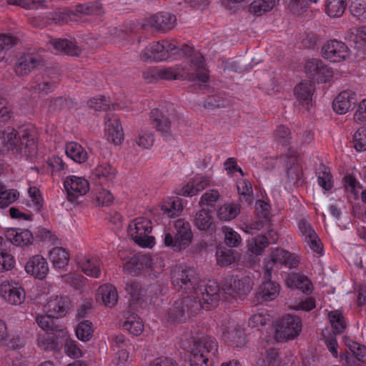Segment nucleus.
Here are the masks:
<instances>
[{
	"label": "nucleus",
	"mask_w": 366,
	"mask_h": 366,
	"mask_svg": "<svg viewBox=\"0 0 366 366\" xmlns=\"http://www.w3.org/2000/svg\"><path fill=\"white\" fill-rule=\"evenodd\" d=\"M202 295V299H194L193 296H186L174 301L167 309L166 315L171 323L184 322L202 309L209 310L219 300V288L217 282L202 285L195 291Z\"/></svg>",
	"instance_id": "obj_1"
},
{
	"label": "nucleus",
	"mask_w": 366,
	"mask_h": 366,
	"mask_svg": "<svg viewBox=\"0 0 366 366\" xmlns=\"http://www.w3.org/2000/svg\"><path fill=\"white\" fill-rule=\"evenodd\" d=\"M187 56H191L190 66L194 71H189L181 65L168 68H150L144 72V79L149 82L159 78L164 80L187 79L191 81L207 82L209 80V74L202 54L193 49V53Z\"/></svg>",
	"instance_id": "obj_2"
},
{
	"label": "nucleus",
	"mask_w": 366,
	"mask_h": 366,
	"mask_svg": "<svg viewBox=\"0 0 366 366\" xmlns=\"http://www.w3.org/2000/svg\"><path fill=\"white\" fill-rule=\"evenodd\" d=\"M174 230L165 229L162 234L164 245L174 252H180L192 243L193 233L190 224L184 219H178L173 223Z\"/></svg>",
	"instance_id": "obj_3"
},
{
	"label": "nucleus",
	"mask_w": 366,
	"mask_h": 366,
	"mask_svg": "<svg viewBox=\"0 0 366 366\" xmlns=\"http://www.w3.org/2000/svg\"><path fill=\"white\" fill-rule=\"evenodd\" d=\"M171 275L174 287L184 291L187 294V296L192 295L194 299H202V295L196 294L195 291L203 284L207 285L210 282H215L213 280L208 282L199 280L193 269L184 266H177L174 268Z\"/></svg>",
	"instance_id": "obj_4"
},
{
	"label": "nucleus",
	"mask_w": 366,
	"mask_h": 366,
	"mask_svg": "<svg viewBox=\"0 0 366 366\" xmlns=\"http://www.w3.org/2000/svg\"><path fill=\"white\" fill-rule=\"evenodd\" d=\"M193 48L184 45L181 48L168 41H157L149 44L142 51L141 59L144 61H164L172 54L179 56L191 55Z\"/></svg>",
	"instance_id": "obj_5"
},
{
	"label": "nucleus",
	"mask_w": 366,
	"mask_h": 366,
	"mask_svg": "<svg viewBox=\"0 0 366 366\" xmlns=\"http://www.w3.org/2000/svg\"><path fill=\"white\" fill-rule=\"evenodd\" d=\"M217 351V342L214 337L203 335L198 339H194L189 355L191 365H207L209 358L211 356H216Z\"/></svg>",
	"instance_id": "obj_6"
},
{
	"label": "nucleus",
	"mask_w": 366,
	"mask_h": 366,
	"mask_svg": "<svg viewBox=\"0 0 366 366\" xmlns=\"http://www.w3.org/2000/svg\"><path fill=\"white\" fill-rule=\"evenodd\" d=\"M152 226L149 219L145 217L134 219L128 226V233L132 239L142 247H152L154 244V237L149 234Z\"/></svg>",
	"instance_id": "obj_7"
},
{
	"label": "nucleus",
	"mask_w": 366,
	"mask_h": 366,
	"mask_svg": "<svg viewBox=\"0 0 366 366\" xmlns=\"http://www.w3.org/2000/svg\"><path fill=\"white\" fill-rule=\"evenodd\" d=\"M302 330L301 320L295 316H286L277 324L275 338L278 341L292 340L297 337Z\"/></svg>",
	"instance_id": "obj_8"
},
{
	"label": "nucleus",
	"mask_w": 366,
	"mask_h": 366,
	"mask_svg": "<svg viewBox=\"0 0 366 366\" xmlns=\"http://www.w3.org/2000/svg\"><path fill=\"white\" fill-rule=\"evenodd\" d=\"M64 187L67 194V199L76 202L79 197L85 195L89 191V182L84 177L69 175L64 180Z\"/></svg>",
	"instance_id": "obj_9"
},
{
	"label": "nucleus",
	"mask_w": 366,
	"mask_h": 366,
	"mask_svg": "<svg viewBox=\"0 0 366 366\" xmlns=\"http://www.w3.org/2000/svg\"><path fill=\"white\" fill-rule=\"evenodd\" d=\"M0 296L6 302L19 305L25 299V292L19 282L6 280L0 284Z\"/></svg>",
	"instance_id": "obj_10"
},
{
	"label": "nucleus",
	"mask_w": 366,
	"mask_h": 366,
	"mask_svg": "<svg viewBox=\"0 0 366 366\" xmlns=\"http://www.w3.org/2000/svg\"><path fill=\"white\" fill-rule=\"evenodd\" d=\"M252 286V280L248 276L240 279L230 278L225 280L222 285V290L224 293L232 297H242L251 291Z\"/></svg>",
	"instance_id": "obj_11"
},
{
	"label": "nucleus",
	"mask_w": 366,
	"mask_h": 366,
	"mask_svg": "<svg viewBox=\"0 0 366 366\" xmlns=\"http://www.w3.org/2000/svg\"><path fill=\"white\" fill-rule=\"evenodd\" d=\"M305 69L307 75L317 82H327L333 74L332 69L319 59L308 60Z\"/></svg>",
	"instance_id": "obj_12"
},
{
	"label": "nucleus",
	"mask_w": 366,
	"mask_h": 366,
	"mask_svg": "<svg viewBox=\"0 0 366 366\" xmlns=\"http://www.w3.org/2000/svg\"><path fill=\"white\" fill-rule=\"evenodd\" d=\"M322 51L323 57L332 62L344 61L348 55V48L345 44L335 39L327 41Z\"/></svg>",
	"instance_id": "obj_13"
},
{
	"label": "nucleus",
	"mask_w": 366,
	"mask_h": 366,
	"mask_svg": "<svg viewBox=\"0 0 366 366\" xmlns=\"http://www.w3.org/2000/svg\"><path fill=\"white\" fill-rule=\"evenodd\" d=\"M298 229L302 240L315 252L321 254L322 244L310 223L305 219L298 223Z\"/></svg>",
	"instance_id": "obj_14"
},
{
	"label": "nucleus",
	"mask_w": 366,
	"mask_h": 366,
	"mask_svg": "<svg viewBox=\"0 0 366 366\" xmlns=\"http://www.w3.org/2000/svg\"><path fill=\"white\" fill-rule=\"evenodd\" d=\"M104 130L107 139L114 144H119L123 140L122 127L117 115L110 113L106 114Z\"/></svg>",
	"instance_id": "obj_15"
},
{
	"label": "nucleus",
	"mask_w": 366,
	"mask_h": 366,
	"mask_svg": "<svg viewBox=\"0 0 366 366\" xmlns=\"http://www.w3.org/2000/svg\"><path fill=\"white\" fill-rule=\"evenodd\" d=\"M79 267L87 276L99 278L101 275L102 262L98 257L92 255H79L76 258Z\"/></svg>",
	"instance_id": "obj_16"
},
{
	"label": "nucleus",
	"mask_w": 366,
	"mask_h": 366,
	"mask_svg": "<svg viewBox=\"0 0 366 366\" xmlns=\"http://www.w3.org/2000/svg\"><path fill=\"white\" fill-rule=\"evenodd\" d=\"M58 77L49 72L37 74L31 82V88L39 94H46L55 89Z\"/></svg>",
	"instance_id": "obj_17"
},
{
	"label": "nucleus",
	"mask_w": 366,
	"mask_h": 366,
	"mask_svg": "<svg viewBox=\"0 0 366 366\" xmlns=\"http://www.w3.org/2000/svg\"><path fill=\"white\" fill-rule=\"evenodd\" d=\"M357 102L355 92L346 90L340 92L332 102L333 110L339 114H346Z\"/></svg>",
	"instance_id": "obj_18"
},
{
	"label": "nucleus",
	"mask_w": 366,
	"mask_h": 366,
	"mask_svg": "<svg viewBox=\"0 0 366 366\" xmlns=\"http://www.w3.org/2000/svg\"><path fill=\"white\" fill-rule=\"evenodd\" d=\"M223 335L232 346L240 347L245 344L244 330L234 322H229L223 328Z\"/></svg>",
	"instance_id": "obj_19"
},
{
	"label": "nucleus",
	"mask_w": 366,
	"mask_h": 366,
	"mask_svg": "<svg viewBox=\"0 0 366 366\" xmlns=\"http://www.w3.org/2000/svg\"><path fill=\"white\" fill-rule=\"evenodd\" d=\"M176 21L174 15L167 12H159L147 19V24L157 30L166 31L174 27Z\"/></svg>",
	"instance_id": "obj_20"
},
{
	"label": "nucleus",
	"mask_w": 366,
	"mask_h": 366,
	"mask_svg": "<svg viewBox=\"0 0 366 366\" xmlns=\"http://www.w3.org/2000/svg\"><path fill=\"white\" fill-rule=\"evenodd\" d=\"M25 269L27 273L36 278L43 280L49 272V266L44 257L34 255L26 264Z\"/></svg>",
	"instance_id": "obj_21"
},
{
	"label": "nucleus",
	"mask_w": 366,
	"mask_h": 366,
	"mask_svg": "<svg viewBox=\"0 0 366 366\" xmlns=\"http://www.w3.org/2000/svg\"><path fill=\"white\" fill-rule=\"evenodd\" d=\"M41 62L39 56L34 54L21 55L15 64V72L18 76H25L36 68Z\"/></svg>",
	"instance_id": "obj_22"
},
{
	"label": "nucleus",
	"mask_w": 366,
	"mask_h": 366,
	"mask_svg": "<svg viewBox=\"0 0 366 366\" xmlns=\"http://www.w3.org/2000/svg\"><path fill=\"white\" fill-rule=\"evenodd\" d=\"M116 169L109 162H99L92 170L93 179L101 184H107L112 182L116 177Z\"/></svg>",
	"instance_id": "obj_23"
},
{
	"label": "nucleus",
	"mask_w": 366,
	"mask_h": 366,
	"mask_svg": "<svg viewBox=\"0 0 366 366\" xmlns=\"http://www.w3.org/2000/svg\"><path fill=\"white\" fill-rule=\"evenodd\" d=\"M280 292V287L277 282L272 281L271 278L264 279L258 288L257 298L262 301H272L276 299Z\"/></svg>",
	"instance_id": "obj_24"
},
{
	"label": "nucleus",
	"mask_w": 366,
	"mask_h": 366,
	"mask_svg": "<svg viewBox=\"0 0 366 366\" xmlns=\"http://www.w3.org/2000/svg\"><path fill=\"white\" fill-rule=\"evenodd\" d=\"M66 310L67 304L65 299L59 296L51 297L44 306V311L55 318L64 316Z\"/></svg>",
	"instance_id": "obj_25"
},
{
	"label": "nucleus",
	"mask_w": 366,
	"mask_h": 366,
	"mask_svg": "<svg viewBox=\"0 0 366 366\" xmlns=\"http://www.w3.org/2000/svg\"><path fill=\"white\" fill-rule=\"evenodd\" d=\"M150 122L157 132L162 134H169L171 132V122L159 109H153L150 113Z\"/></svg>",
	"instance_id": "obj_26"
},
{
	"label": "nucleus",
	"mask_w": 366,
	"mask_h": 366,
	"mask_svg": "<svg viewBox=\"0 0 366 366\" xmlns=\"http://www.w3.org/2000/svg\"><path fill=\"white\" fill-rule=\"evenodd\" d=\"M97 300L101 299L104 305L108 307H114L118 300L117 289L112 285H103L98 288Z\"/></svg>",
	"instance_id": "obj_27"
},
{
	"label": "nucleus",
	"mask_w": 366,
	"mask_h": 366,
	"mask_svg": "<svg viewBox=\"0 0 366 366\" xmlns=\"http://www.w3.org/2000/svg\"><path fill=\"white\" fill-rule=\"evenodd\" d=\"M286 285L292 289H300L305 294H310L313 290L309 278L303 274H292L285 280Z\"/></svg>",
	"instance_id": "obj_28"
},
{
	"label": "nucleus",
	"mask_w": 366,
	"mask_h": 366,
	"mask_svg": "<svg viewBox=\"0 0 366 366\" xmlns=\"http://www.w3.org/2000/svg\"><path fill=\"white\" fill-rule=\"evenodd\" d=\"M65 152L69 158L78 164L84 163L88 159V153L79 143L71 142L66 144Z\"/></svg>",
	"instance_id": "obj_29"
},
{
	"label": "nucleus",
	"mask_w": 366,
	"mask_h": 366,
	"mask_svg": "<svg viewBox=\"0 0 366 366\" xmlns=\"http://www.w3.org/2000/svg\"><path fill=\"white\" fill-rule=\"evenodd\" d=\"M125 321L124 322L122 327L125 330H127L130 334L138 336L144 330V325L142 321L138 317V315L126 312L124 314Z\"/></svg>",
	"instance_id": "obj_30"
},
{
	"label": "nucleus",
	"mask_w": 366,
	"mask_h": 366,
	"mask_svg": "<svg viewBox=\"0 0 366 366\" xmlns=\"http://www.w3.org/2000/svg\"><path fill=\"white\" fill-rule=\"evenodd\" d=\"M49 257L55 268L61 269L68 264L70 255L65 249L54 247L50 251Z\"/></svg>",
	"instance_id": "obj_31"
},
{
	"label": "nucleus",
	"mask_w": 366,
	"mask_h": 366,
	"mask_svg": "<svg viewBox=\"0 0 366 366\" xmlns=\"http://www.w3.org/2000/svg\"><path fill=\"white\" fill-rule=\"evenodd\" d=\"M148 262L145 264V273L152 279L157 278L164 267L163 260L157 256L147 255Z\"/></svg>",
	"instance_id": "obj_32"
},
{
	"label": "nucleus",
	"mask_w": 366,
	"mask_h": 366,
	"mask_svg": "<svg viewBox=\"0 0 366 366\" xmlns=\"http://www.w3.org/2000/svg\"><path fill=\"white\" fill-rule=\"evenodd\" d=\"M194 226L201 231L209 230L213 224V218L208 209H201L194 216Z\"/></svg>",
	"instance_id": "obj_33"
},
{
	"label": "nucleus",
	"mask_w": 366,
	"mask_h": 366,
	"mask_svg": "<svg viewBox=\"0 0 366 366\" xmlns=\"http://www.w3.org/2000/svg\"><path fill=\"white\" fill-rule=\"evenodd\" d=\"M148 262L147 255H134L124 264V269L129 273L138 274L145 272V264Z\"/></svg>",
	"instance_id": "obj_34"
},
{
	"label": "nucleus",
	"mask_w": 366,
	"mask_h": 366,
	"mask_svg": "<svg viewBox=\"0 0 366 366\" xmlns=\"http://www.w3.org/2000/svg\"><path fill=\"white\" fill-rule=\"evenodd\" d=\"M162 210L169 217L179 214L183 210L182 199L179 197H169L162 205Z\"/></svg>",
	"instance_id": "obj_35"
},
{
	"label": "nucleus",
	"mask_w": 366,
	"mask_h": 366,
	"mask_svg": "<svg viewBox=\"0 0 366 366\" xmlns=\"http://www.w3.org/2000/svg\"><path fill=\"white\" fill-rule=\"evenodd\" d=\"M345 0H325V11L331 18L341 16L346 9Z\"/></svg>",
	"instance_id": "obj_36"
},
{
	"label": "nucleus",
	"mask_w": 366,
	"mask_h": 366,
	"mask_svg": "<svg viewBox=\"0 0 366 366\" xmlns=\"http://www.w3.org/2000/svg\"><path fill=\"white\" fill-rule=\"evenodd\" d=\"M314 89L312 84L302 82L295 87L294 93L299 102L308 104L312 100Z\"/></svg>",
	"instance_id": "obj_37"
},
{
	"label": "nucleus",
	"mask_w": 366,
	"mask_h": 366,
	"mask_svg": "<svg viewBox=\"0 0 366 366\" xmlns=\"http://www.w3.org/2000/svg\"><path fill=\"white\" fill-rule=\"evenodd\" d=\"M328 319L335 335L341 334L346 328L345 317L340 310H335L328 312Z\"/></svg>",
	"instance_id": "obj_38"
},
{
	"label": "nucleus",
	"mask_w": 366,
	"mask_h": 366,
	"mask_svg": "<svg viewBox=\"0 0 366 366\" xmlns=\"http://www.w3.org/2000/svg\"><path fill=\"white\" fill-rule=\"evenodd\" d=\"M53 46L56 50L71 56H77L81 51L78 46L67 39H56L53 41Z\"/></svg>",
	"instance_id": "obj_39"
},
{
	"label": "nucleus",
	"mask_w": 366,
	"mask_h": 366,
	"mask_svg": "<svg viewBox=\"0 0 366 366\" xmlns=\"http://www.w3.org/2000/svg\"><path fill=\"white\" fill-rule=\"evenodd\" d=\"M43 19L45 24H61L67 23L70 18L69 14L64 10H57L53 12H46L44 14Z\"/></svg>",
	"instance_id": "obj_40"
},
{
	"label": "nucleus",
	"mask_w": 366,
	"mask_h": 366,
	"mask_svg": "<svg viewBox=\"0 0 366 366\" xmlns=\"http://www.w3.org/2000/svg\"><path fill=\"white\" fill-rule=\"evenodd\" d=\"M0 184V208H6L19 198V192L16 189H4Z\"/></svg>",
	"instance_id": "obj_41"
},
{
	"label": "nucleus",
	"mask_w": 366,
	"mask_h": 366,
	"mask_svg": "<svg viewBox=\"0 0 366 366\" xmlns=\"http://www.w3.org/2000/svg\"><path fill=\"white\" fill-rule=\"evenodd\" d=\"M317 182L325 191H329L332 188V176L329 167L325 165L320 167L317 172Z\"/></svg>",
	"instance_id": "obj_42"
},
{
	"label": "nucleus",
	"mask_w": 366,
	"mask_h": 366,
	"mask_svg": "<svg viewBox=\"0 0 366 366\" xmlns=\"http://www.w3.org/2000/svg\"><path fill=\"white\" fill-rule=\"evenodd\" d=\"M13 243L16 246H26L32 242L33 235L28 229H17L11 231Z\"/></svg>",
	"instance_id": "obj_43"
},
{
	"label": "nucleus",
	"mask_w": 366,
	"mask_h": 366,
	"mask_svg": "<svg viewBox=\"0 0 366 366\" xmlns=\"http://www.w3.org/2000/svg\"><path fill=\"white\" fill-rule=\"evenodd\" d=\"M239 211L236 204H224L218 209L217 217L220 220L229 221L237 216Z\"/></svg>",
	"instance_id": "obj_44"
},
{
	"label": "nucleus",
	"mask_w": 366,
	"mask_h": 366,
	"mask_svg": "<svg viewBox=\"0 0 366 366\" xmlns=\"http://www.w3.org/2000/svg\"><path fill=\"white\" fill-rule=\"evenodd\" d=\"M274 6V0H255L249 6V11L255 15L261 16L263 13L270 11Z\"/></svg>",
	"instance_id": "obj_45"
},
{
	"label": "nucleus",
	"mask_w": 366,
	"mask_h": 366,
	"mask_svg": "<svg viewBox=\"0 0 366 366\" xmlns=\"http://www.w3.org/2000/svg\"><path fill=\"white\" fill-rule=\"evenodd\" d=\"M76 335L83 342L89 341L93 335L92 324L88 320L79 322L76 329Z\"/></svg>",
	"instance_id": "obj_46"
},
{
	"label": "nucleus",
	"mask_w": 366,
	"mask_h": 366,
	"mask_svg": "<svg viewBox=\"0 0 366 366\" xmlns=\"http://www.w3.org/2000/svg\"><path fill=\"white\" fill-rule=\"evenodd\" d=\"M351 14L362 22L366 21V2L360 0L353 1L350 6Z\"/></svg>",
	"instance_id": "obj_47"
},
{
	"label": "nucleus",
	"mask_w": 366,
	"mask_h": 366,
	"mask_svg": "<svg viewBox=\"0 0 366 366\" xmlns=\"http://www.w3.org/2000/svg\"><path fill=\"white\" fill-rule=\"evenodd\" d=\"M220 194L217 189H209L205 192L200 197L199 204L201 207H214L216 202L219 199Z\"/></svg>",
	"instance_id": "obj_48"
},
{
	"label": "nucleus",
	"mask_w": 366,
	"mask_h": 366,
	"mask_svg": "<svg viewBox=\"0 0 366 366\" xmlns=\"http://www.w3.org/2000/svg\"><path fill=\"white\" fill-rule=\"evenodd\" d=\"M268 244L269 242L265 235H259L252 239L248 246L252 253L260 254Z\"/></svg>",
	"instance_id": "obj_49"
},
{
	"label": "nucleus",
	"mask_w": 366,
	"mask_h": 366,
	"mask_svg": "<svg viewBox=\"0 0 366 366\" xmlns=\"http://www.w3.org/2000/svg\"><path fill=\"white\" fill-rule=\"evenodd\" d=\"M28 194L34 209L36 212H40L44 207V199L39 189L36 187H30Z\"/></svg>",
	"instance_id": "obj_50"
},
{
	"label": "nucleus",
	"mask_w": 366,
	"mask_h": 366,
	"mask_svg": "<svg viewBox=\"0 0 366 366\" xmlns=\"http://www.w3.org/2000/svg\"><path fill=\"white\" fill-rule=\"evenodd\" d=\"M237 187L238 193L245 198V201L251 202L253 194L251 183L247 179H242L237 181Z\"/></svg>",
	"instance_id": "obj_51"
},
{
	"label": "nucleus",
	"mask_w": 366,
	"mask_h": 366,
	"mask_svg": "<svg viewBox=\"0 0 366 366\" xmlns=\"http://www.w3.org/2000/svg\"><path fill=\"white\" fill-rule=\"evenodd\" d=\"M277 352L274 348H269L264 355L256 362L255 366H275Z\"/></svg>",
	"instance_id": "obj_52"
},
{
	"label": "nucleus",
	"mask_w": 366,
	"mask_h": 366,
	"mask_svg": "<svg viewBox=\"0 0 366 366\" xmlns=\"http://www.w3.org/2000/svg\"><path fill=\"white\" fill-rule=\"evenodd\" d=\"M354 147L357 152L366 150V128H359L354 134Z\"/></svg>",
	"instance_id": "obj_53"
},
{
	"label": "nucleus",
	"mask_w": 366,
	"mask_h": 366,
	"mask_svg": "<svg viewBox=\"0 0 366 366\" xmlns=\"http://www.w3.org/2000/svg\"><path fill=\"white\" fill-rule=\"evenodd\" d=\"M154 142V134L149 131H140L136 138L137 144L144 149L150 148L153 145Z\"/></svg>",
	"instance_id": "obj_54"
},
{
	"label": "nucleus",
	"mask_w": 366,
	"mask_h": 366,
	"mask_svg": "<svg viewBox=\"0 0 366 366\" xmlns=\"http://www.w3.org/2000/svg\"><path fill=\"white\" fill-rule=\"evenodd\" d=\"M270 321V316L265 310H262L253 315L249 320V325L253 328H258L259 326H264Z\"/></svg>",
	"instance_id": "obj_55"
},
{
	"label": "nucleus",
	"mask_w": 366,
	"mask_h": 366,
	"mask_svg": "<svg viewBox=\"0 0 366 366\" xmlns=\"http://www.w3.org/2000/svg\"><path fill=\"white\" fill-rule=\"evenodd\" d=\"M15 263L13 255L5 250L0 252V273L11 270Z\"/></svg>",
	"instance_id": "obj_56"
},
{
	"label": "nucleus",
	"mask_w": 366,
	"mask_h": 366,
	"mask_svg": "<svg viewBox=\"0 0 366 366\" xmlns=\"http://www.w3.org/2000/svg\"><path fill=\"white\" fill-rule=\"evenodd\" d=\"M346 344L357 360L362 362L366 361V347L365 345L352 340H349Z\"/></svg>",
	"instance_id": "obj_57"
},
{
	"label": "nucleus",
	"mask_w": 366,
	"mask_h": 366,
	"mask_svg": "<svg viewBox=\"0 0 366 366\" xmlns=\"http://www.w3.org/2000/svg\"><path fill=\"white\" fill-rule=\"evenodd\" d=\"M223 229L226 244L231 247H237L241 242L240 235L232 228L224 227Z\"/></svg>",
	"instance_id": "obj_58"
},
{
	"label": "nucleus",
	"mask_w": 366,
	"mask_h": 366,
	"mask_svg": "<svg viewBox=\"0 0 366 366\" xmlns=\"http://www.w3.org/2000/svg\"><path fill=\"white\" fill-rule=\"evenodd\" d=\"M88 107L95 111H105L110 108L109 101L104 96L90 99L87 102Z\"/></svg>",
	"instance_id": "obj_59"
},
{
	"label": "nucleus",
	"mask_w": 366,
	"mask_h": 366,
	"mask_svg": "<svg viewBox=\"0 0 366 366\" xmlns=\"http://www.w3.org/2000/svg\"><path fill=\"white\" fill-rule=\"evenodd\" d=\"M229 105L228 100L219 95L209 97L204 102V107L209 109L226 107Z\"/></svg>",
	"instance_id": "obj_60"
},
{
	"label": "nucleus",
	"mask_w": 366,
	"mask_h": 366,
	"mask_svg": "<svg viewBox=\"0 0 366 366\" xmlns=\"http://www.w3.org/2000/svg\"><path fill=\"white\" fill-rule=\"evenodd\" d=\"M48 165L51 168L52 175H59L66 168L62 159L58 156H53L48 159Z\"/></svg>",
	"instance_id": "obj_61"
},
{
	"label": "nucleus",
	"mask_w": 366,
	"mask_h": 366,
	"mask_svg": "<svg viewBox=\"0 0 366 366\" xmlns=\"http://www.w3.org/2000/svg\"><path fill=\"white\" fill-rule=\"evenodd\" d=\"M275 140L282 145H287L290 141V132L287 127L280 125L277 127L274 133Z\"/></svg>",
	"instance_id": "obj_62"
},
{
	"label": "nucleus",
	"mask_w": 366,
	"mask_h": 366,
	"mask_svg": "<svg viewBox=\"0 0 366 366\" xmlns=\"http://www.w3.org/2000/svg\"><path fill=\"white\" fill-rule=\"evenodd\" d=\"M54 317L49 315H38L36 318V323L44 330L54 331Z\"/></svg>",
	"instance_id": "obj_63"
},
{
	"label": "nucleus",
	"mask_w": 366,
	"mask_h": 366,
	"mask_svg": "<svg viewBox=\"0 0 366 366\" xmlns=\"http://www.w3.org/2000/svg\"><path fill=\"white\" fill-rule=\"evenodd\" d=\"M54 335L49 333L44 332L39 335L38 338V345L43 350H53L56 347Z\"/></svg>",
	"instance_id": "obj_64"
}]
</instances>
